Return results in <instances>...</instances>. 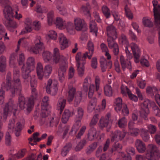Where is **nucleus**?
<instances>
[{"label":"nucleus","mask_w":160,"mask_h":160,"mask_svg":"<svg viewBox=\"0 0 160 160\" xmlns=\"http://www.w3.org/2000/svg\"><path fill=\"white\" fill-rule=\"evenodd\" d=\"M11 73L8 72L6 77V84L3 83L2 84V88L0 89V105L3 104L4 102L5 92L3 90V88H5L7 90H10L12 95H14L15 93L19 94L21 92L22 88L20 79V73L19 70H14L12 80L13 84L12 85H11Z\"/></svg>","instance_id":"f257e3e1"},{"label":"nucleus","mask_w":160,"mask_h":160,"mask_svg":"<svg viewBox=\"0 0 160 160\" xmlns=\"http://www.w3.org/2000/svg\"><path fill=\"white\" fill-rule=\"evenodd\" d=\"M68 57V54L65 55H61L58 48H56L54 49L52 60L53 63L59 64L58 73L59 79L61 82L64 79L65 75L68 67L67 60Z\"/></svg>","instance_id":"f03ea898"},{"label":"nucleus","mask_w":160,"mask_h":160,"mask_svg":"<svg viewBox=\"0 0 160 160\" xmlns=\"http://www.w3.org/2000/svg\"><path fill=\"white\" fill-rule=\"evenodd\" d=\"M160 158V150L154 144H149L147 145V149L145 156L141 155L136 156V160H159Z\"/></svg>","instance_id":"7ed1b4c3"},{"label":"nucleus","mask_w":160,"mask_h":160,"mask_svg":"<svg viewBox=\"0 0 160 160\" xmlns=\"http://www.w3.org/2000/svg\"><path fill=\"white\" fill-rule=\"evenodd\" d=\"M91 78L89 76H87L84 79L83 84L82 90L87 92L88 88V97L91 98L94 94L95 91H97L100 88V79L98 76H96L95 79V85L93 83L91 84Z\"/></svg>","instance_id":"20e7f679"},{"label":"nucleus","mask_w":160,"mask_h":160,"mask_svg":"<svg viewBox=\"0 0 160 160\" xmlns=\"http://www.w3.org/2000/svg\"><path fill=\"white\" fill-rule=\"evenodd\" d=\"M32 94L28 101L22 95H20L18 98L19 106L21 109L26 108L28 111H30L33 107L34 100L37 97L38 92L35 88H31Z\"/></svg>","instance_id":"39448f33"},{"label":"nucleus","mask_w":160,"mask_h":160,"mask_svg":"<svg viewBox=\"0 0 160 160\" xmlns=\"http://www.w3.org/2000/svg\"><path fill=\"white\" fill-rule=\"evenodd\" d=\"M86 59L83 57L81 52L77 53L75 57L76 66L78 74L79 77H82L84 73V65L86 63Z\"/></svg>","instance_id":"423d86ee"},{"label":"nucleus","mask_w":160,"mask_h":160,"mask_svg":"<svg viewBox=\"0 0 160 160\" xmlns=\"http://www.w3.org/2000/svg\"><path fill=\"white\" fill-rule=\"evenodd\" d=\"M82 97V93L80 91L76 92L75 88L72 87L69 89L67 100L70 102L73 101L75 97V104L77 105L80 102Z\"/></svg>","instance_id":"0eeeda50"},{"label":"nucleus","mask_w":160,"mask_h":160,"mask_svg":"<svg viewBox=\"0 0 160 160\" xmlns=\"http://www.w3.org/2000/svg\"><path fill=\"white\" fill-rule=\"evenodd\" d=\"M33 42L35 46L31 47L29 50L31 53L38 54L44 48V45L40 36H36L33 40Z\"/></svg>","instance_id":"6e6552de"},{"label":"nucleus","mask_w":160,"mask_h":160,"mask_svg":"<svg viewBox=\"0 0 160 160\" xmlns=\"http://www.w3.org/2000/svg\"><path fill=\"white\" fill-rule=\"evenodd\" d=\"M58 82L57 81H52L49 79L48 82L46 87L47 92L52 95H55L57 92L58 89L57 88Z\"/></svg>","instance_id":"1a4fd4ad"},{"label":"nucleus","mask_w":160,"mask_h":160,"mask_svg":"<svg viewBox=\"0 0 160 160\" xmlns=\"http://www.w3.org/2000/svg\"><path fill=\"white\" fill-rule=\"evenodd\" d=\"M119 42L120 44L125 46V51L127 58L129 59H132V57L128 49V47L129 46V44L126 36L123 34H122L119 38Z\"/></svg>","instance_id":"9d476101"},{"label":"nucleus","mask_w":160,"mask_h":160,"mask_svg":"<svg viewBox=\"0 0 160 160\" xmlns=\"http://www.w3.org/2000/svg\"><path fill=\"white\" fill-rule=\"evenodd\" d=\"M17 110V108L12 101H10L7 103L4 108L3 112V117L5 120H6L7 116L10 112H12L15 115Z\"/></svg>","instance_id":"9b49d317"},{"label":"nucleus","mask_w":160,"mask_h":160,"mask_svg":"<svg viewBox=\"0 0 160 160\" xmlns=\"http://www.w3.org/2000/svg\"><path fill=\"white\" fill-rule=\"evenodd\" d=\"M24 28L20 32V35H23L31 32L33 30L32 21L30 18H26L24 22Z\"/></svg>","instance_id":"f8f14e48"},{"label":"nucleus","mask_w":160,"mask_h":160,"mask_svg":"<svg viewBox=\"0 0 160 160\" xmlns=\"http://www.w3.org/2000/svg\"><path fill=\"white\" fill-rule=\"evenodd\" d=\"M73 24L75 29L78 31H80L85 28L87 26L85 21L79 17L74 18Z\"/></svg>","instance_id":"ddd939ff"},{"label":"nucleus","mask_w":160,"mask_h":160,"mask_svg":"<svg viewBox=\"0 0 160 160\" xmlns=\"http://www.w3.org/2000/svg\"><path fill=\"white\" fill-rule=\"evenodd\" d=\"M132 49L134 56V62L138 63L139 62L140 55V51L138 46L135 43L132 42L129 45V46Z\"/></svg>","instance_id":"4468645a"},{"label":"nucleus","mask_w":160,"mask_h":160,"mask_svg":"<svg viewBox=\"0 0 160 160\" xmlns=\"http://www.w3.org/2000/svg\"><path fill=\"white\" fill-rule=\"evenodd\" d=\"M58 39L61 50H64L69 47L68 40L64 34L62 33H59L58 35Z\"/></svg>","instance_id":"2eb2a0df"},{"label":"nucleus","mask_w":160,"mask_h":160,"mask_svg":"<svg viewBox=\"0 0 160 160\" xmlns=\"http://www.w3.org/2000/svg\"><path fill=\"white\" fill-rule=\"evenodd\" d=\"M135 145L139 153H143L147 151V146L146 147L145 144L142 140L138 139H137L135 142Z\"/></svg>","instance_id":"dca6fc26"},{"label":"nucleus","mask_w":160,"mask_h":160,"mask_svg":"<svg viewBox=\"0 0 160 160\" xmlns=\"http://www.w3.org/2000/svg\"><path fill=\"white\" fill-rule=\"evenodd\" d=\"M107 32L108 38L116 39L117 37L116 29L114 26L110 25L107 28Z\"/></svg>","instance_id":"f3484780"},{"label":"nucleus","mask_w":160,"mask_h":160,"mask_svg":"<svg viewBox=\"0 0 160 160\" xmlns=\"http://www.w3.org/2000/svg\"><path fill=\"white\" fill-rule=\"evenodd\" d=\"M88 52H86L82 56L84 58H88L90 59L93 53L94 49L93 43L91 41H89L88 43Z\"/></svg>","instance_id":"a211bd4d"},{"label":"nucleus","mask_w":160,"mask_h":160,"mask_svg":"<svg viewBox=\"0 0 160 160\" xmlns=\"http://www.w3.org/2000/svg\"><path fill=\"white\" fill-rule=\"evenodd\" d=\"M126 131L123 130L122 132L119 131H116L112 136L111 140L112 141H118L122 140L125 136Z\"/></svg>","instance_id":"6ab92c4d"},{"label":"nucleus","mask_w":160,"mask_h":160,"mask_svg":"<svg viewBox=\"0 0 160 160\" xmlns=\"http://www.w3.org/2000/svg\"><path fill=\"white\" fill-rule=\"evenodd\" d=\"M36 70L38 79L42 80L44 78V69L42 64L41 62H39L37 64Z\"/></svg>","instance_id":"aec40b11"},{"label":"nucleus","mask_w":160,"mask_h":160,"mask_svg":"<svg viewBox=\"0 0 160 160\" xmlns=\"http://www.w3.org/2000/svg\"><path fill=\"white\" fill-rule=\"evenodd\" d=\"M120 60L122 69L124 70L127 68L131 70L132 67L130 61L128 59L125 60L124 57L122 55L120 56Z\"/></svg>","instance_id":"412c9836"},{"label":"nucleus","mask_w":160,"mask_h":160,"mask_svg":"<svg viewBox=\"0 0 160 160\" xmlns=\"http://www.w3.org/2000/svg\"><path fill=\"white\" fill-rule=\"evenodd\" d=\"M14 11L10 6H6L3 11V14L5 18L7 19H10V18L13 17Z\"/></svg>","instance_id":"4be33fe9"},{"label":"nucleus","mask_w":160,"mask_h":160,"mask_svg":"<svg viewBox=\"0 0 160 160\" xmlns=\"http://www.w3.org/2000/svg\"><path fill=\"white\" fill-rule=\"evenodd\" d=\"M26 65H25V67L27 68L33 70L35 68L36 64V62L35 58L32 57H28L26 60Z\"/></svg>","instance_id":"5701e85b"},{"label":"nucleus","mask_w":160,"mask_h":160,"mask_svg":"<svg viewBox=\"0 0 160 160\" xmlns=\"http://www.w3.org/2000/svg\"><path fill=\"white\" fill-rule=\"evenodd\" d=\"M48 97L45 96L42 100V103L41 108L42 109V113L41 115L42 117H46V115H43V112H45L47 110L48 107Z\"/></svg>","instance_id":"b1692460"},{"label":"nucleus","mask_w":160,"mask_h":160,"mask_svg":"<svg viewBox=\"0 0 160 160\" xmlns=\"http://www.w3.org/2000/svg\"><path fill=\"white\" fill-rule=\"evenodd\" d=\"M100 63L101 69L102 72L106 71L108 65L109 66L110 68H111L112 67V62L109 61L108 64L106 59L103 57H102L101 58Z\"/></svg>","instance_id":"393cba45"},{"label":"nucleus","mask_w":160,"mask_h":160,"mask_svg":"<svg viewBox=\"0 0 160 160\" xmlns=\"http://www.w3.org/2000/svg\"><path fill=\"white\" fill-rule=\"evenodd\" d=\"M111 114L108 113L105 117H102L100 120V126L101 127H107L108 125L110 120Z\"/></svg>","instance_id":"a878e982"},{"label":"nucleus","mask_w":160,"mask_h":160,"mask_svg":"<svg viewBox=\"0 0 160 160\" xmlns=\"http://www.w3.org/2000/svg\"><path fill=\"white\" fill-rule=\"evenodd\" d=\"M55 24L57 27L59 29L62 30L65 28V21L60 17H58L56 18Z\"/></svg>","instance_id":"bb28decb"},{"label":"nucleus","mask_w":160,"mask_h":160,"mask_svg":"<svg viewBox=\"0 0 160 160\" xmlns=\"http://www.w3.org/2000/svg\"><path fill=\"white\" fill-rule=\"evenodd\" d=\"M52 55L53 54L49 51H44L42 53V56L44 62L48 63L52 60Z\"/></svg>","instance_id":"cd10ccee"},{"label":"nucleus","mask_w":160,"mask_h":160,"mask_svg":"<svg viewBox=\"0 0 160 160\" xmlns=\"http://www.w3.org/2000/svg\"><path fill=\"white\" fill-rule=\"evenodd\" d=\"M114 104L116 111L117 112L120 111L123 106L122 98L119 97L116 98L114 101Z\"/></svg>","instance_id":"c85d7f7f"},{"label":"nucleus","mask_w":160,"mask_h":160,"mask_svg":"<svg viewBox=\"0 0 160 160\" xmlns=\"http://www.w3.org/2000/svg\"><path fill=\"white\" fill-rule=\"evenodd\" d=\"M66 103V99L63 98H60L57 104V109L60 110L61 112H62L64 108Z\"/></svg>","instance_id":"c756f323"},{"label":"nucleus","mask_w":160,"mask_h":160,"mask_svg":"<svg viewBox=\"0 0 160 160\" xmlns=\"http://www.w3.org/2000/svg\"><path fill=\"white\" fill-rule=\"evenodd\" d=\"M56 8L59 13L63 15L67 14V10L63 5L59 2H58L56 5Z\"/></svg>","instance_id":"7c9ffc66"},{"label":"nucleus","mask_w":160,"mask_h":160,"mask_svg":"<svg viewBox=\"0 0 160 160\" xmlns=\"http://www.w3.org/2000/svg\"><path fill=\"white\" fill-rule=\"evenodd\" d=\"M100 48L102 52L105 53V55L107 59H111V56L109 52V51L106 45L103 43H102L100 45Z\"/></svg>","instance_id":"2f4dec72"},{"label":"nucleus","mask_w":160,"mask_h":160,"mask_svg":"<svg viewBox=\"0 0 160 160\" xmlns=\"http://www.w3.org/2000/svg\"><path fill=\"white\" fill-rule=\"evenodd\" d=\"M52 67L50 64H47L44 68V78H47L49 77L52 73Z\"/></svg>","instance_id":"473e14b6"},{"label":"nucleus","mask_w":160,"mask_h":160,"mask_svg":"<svg viewBox=\"0 0 160 160\" xmlns=\"http://www.w3.org/2000/svg\"><path fill=\"white\" fill-rule=\"evenodd\" d=\"M21 70L22 78L25 80L29 78V73L32 70L27 68L25 65H24L22 67Z\"/></svg>","instance_id":"72a5a7b5"},{"label":"nucleus","mask_w":160,"mask_h":160,"mask_svg":"<svg viewBox=\"0 0 160 160\" xmlns=\"http://www.w3.org/2000/svg\"><path fill=\"white\" fill-rule=\"evenodd\" d=\"M97 137L96 130L94 128H92L89 131L88 138L89 140L92 141L96 138Z\"/></svg>","instance_id":"f704fd0d"},{"label":"nucleus","mask_w":160,"mask_h":160,"mask_svg":"<svg viewBox=\"0 0 160 160\" xmlns=\"http://www.w3.org/2000/svg\"><path fill=\"white\" fill-rule=\"evenodd\" d=\"M71 116L70 111L68 109L64 110L62 115V121L63 123H66L68 120L69 117Z\"/></svg>","instance_id":"c9c22d12"},{"label":"nucleus","mask_w":160,"mask_h":160,"mask_svg":"<svg viewBox=\"0 0 160 160\" xmlns=\"http://www.w3.org/2000/svg\"><path fill=\"white\" fill-rule=\"evenodd\" d=\"M142 107L146 108L150 107H154L155 105V102L152 101H150L149 99L145 98L144 99V101L142 105Z\"/></svg>","instance_id":"e433bc0d"},{"label":"nucleus","mask_w":160,"mask_h":160,"mask_svg":"<svg viewBox=\"0 0 160 160\" xmlns=\"http://www.w3.org/2000/svg\"><path fill=\"white\" fill-rule=\"evenodd\" d=\"M97 100L95 98L91 100L88 107V110L89 112L92 111L95 109L96 105Z\"/></svg>","instance_id":"4c0bfd02"},{"label":"nucleus","mask_w":160,"mask_h":160,"mask_svg":"<svg viewBox=\"0 0 160 160\" xmlns=\"http://www.w3.org/2000/svg\"><path fill=\"white\" fill-rule=\"evenodd\" d=\"M105 95L108 97H111L112 95L113 91L111 86L108 85H106L104 88Z\"/></svg>","instance_id":"58836bf2"},{"label":"nucleus","mask_w":160,"mask_h":160,"mask_svg":"<svg viewBox=\"0 0 160 160\" xmlns=\"http://www.w3.org/2000/svg\"><path fill=\"white\" fill-rule=\"evenodd\" d=\"M90 27L91 32L96 36H97L98 28L94 21H91L90 22Z\"/></svg>","instance_id":"ea45409f"},{"label":"nucleus","mask_w":160,"mask_h":160,"mask_svg":"<svg viewBox=\"0 0 160 160\" xmlns=\"http://www.w3.org/2000/svg\"><path fill=\"white\" fill-rule=\"evenodd\" d=\"M87 143V140L83 139L78 142L76 146L75 149L76 151H78L81 150L83 148Z\"/></svg>","instance_id":"a19ab883"},{"label":"nucleus","mask_w":160,"mask_h":160,"mask_svg":"<svg viewBox=\"0 0 160 160\" xmlns=\"http://www.w3.org/2000/svg\"><path fill=\"white\" fill-rule=\"evenodd\" d=\"M6 26L8 27L12 28H16L18 27V24L15 21H12L10 19H7L6 23L5 24Z\"/></svg>","instance_id":"79ce46f5"},{"label":"nucleus","mask_w":160,"mask_h":160,"mask_svg":"<svg viewBox=\"0 0 160 160\" xmlns=\"http://www.w3.org/2000/svg\"><path fill=\"white\" fill-rule=\"evenodd\" d=\"M75 122L74 124L72 130V132L75 135L79 129L81 123L80 120H75Z\"/></svg>","instance_id":"37998d69"},{"label":"nucleus","mask_w":160,"mask_h":160,"mask_svg":"<svg viewBox=\"0 0 160 160\" xmlns=\"http://www.w3.org/2000/svg\"><path fill=\"white\" fill-rule=\"evenodd\" d=\"M151 18L148 17H144L142 19L143 24L147 27H151L152 26L153 24L151 21Z\"/></svg>","instance_id":"c03bdc74"},{"label":"nucleus","mask_w":160,"mask_h":160,"mask_svg":"<svg viewBox=\"0 0 160 160\" xmlns=\"http://www.w3.org/2000/svg\"><path fill=\"white\" fill-rule=\"evenodd\" d=\"M54 12L51 11L47 14V21L48 24L51 25L54 21Z\"/></svg>","instance_id":"a18cd8bd"},{"label":"nucleus","mask_w":160,"mask_h":160,"mask_svg":"<svg viewBox=\"0 0 160 160\" xmlns=\"http://www.w3.org/2000/svg\"><path fill=\"white\" fill-rule=\"evenodd\" d=\"M140 135L143 140L146 142L148 141L150 138L149 135L147 133V130L145 129H141Z\"/></svg>","instance_id":"49530a36"},{"label":"nucleus","mask_w":160,"mask_h":160,"mask_svg":"<svg viewBox=\"0 0 160 160\" xmlns=\"http://www.w3.org/2000/svg\"><path fill=\"white\" fill-rule=\"evenodd\" d=\"M141 129H139L137 128H133L130 130H129L128 133L133 136H137L139 134H141Z\"/></svg>","instance_id":"de8ad7c7"},{"label":"nucleus","mask_w":160,"mask_h":160,"mask_svg":"<svg viewBox=\"0 0 160 160\" xmlns=\"http://www.w3.org/2000/svg\"><path fill=\"white\" fill-rule=\"evenodd\" d=\"M115 39L112 38H108V45L110 48L112 49L118 45L117 43L114 40Z\"/></svg>","instance_id":"09e8293b"},{"label":"nucleus","mask_w":160,"mask_h":160,"mask_svg":"<svg viewBox=\"0 0 160 160\" xmlns=\"http://www.w3.org/2000/svg\"><path fill=\"white\" fill-rule=\"evenodd\" d=\"M149 112V109L148 108H145L142 107L140 111V114L141 117L145 120L147 119V116Z\"/></svg>","instance_id":"8fccbe9b"},{"label":"nucleus","mask_w":160,"mask_h":160,"mask_svg":"<svg viewBox=\"0 0 160 160\" xmlns=\"http://www.w3.org/2000/svg\"><path fill=\"white\" fill-rule=\"evenodd\" d=\"M48 37L50 39L56 40L57 38V32L53 30L49 31L47 33Z\"/></svg>","instance_id":"3c124183"},{"label":"nucleus","mask_w":160,"mask_h":160,"mask_svg":"<svg viewBox=\"0 0 160 160\" xmlns=\"http://www.w3.org/2000/svg\"><path fill=\"white\" fill-rule=\"evenodd\" d=\"M147 128H148V131L151 134H155L157 131V128L156 127L152 124H150L148 125Z\"/></svg>","instance_id":"603ef678"},{"label":"nucleus","mask_w":160,"mask_h":160,"mask_svg":"<svg viewBox=\"0 0 160 160\" xmlns=\"http://www.w3.org/2000/svg\"><path fill=\"white\" fill-rule=\"evenodd\" d=\"M90 7L89 4H87L86 6H82L80 12L84 14L89 15V11Z\"/></svg>","instance_id":"864d4df0"},{"label":"nucleus","mask_w":160,"mask_h":160,"mask_svg":"<svg viewBox=\"0 0 160 160\" xmlns=\"http://www.w3.org/2000/svg\"><path fill=\"white\" fill-rule=\"evenodd\" d=\"M42 156L41 154H39L37 157L35 155L32 154L27 158L23 160H42Z\"/></svg>","instance_id":"5fc2aeb1"},{"label":"nucleus","mask_w":160,"mask_h":160,"mask_svg":"<svg viewBox=\"0 0 160 160\" xmlns=\"http://www.w3.org/2000/svg\"><path fill=\"white\" fill-rule=\"evenodd\" d=\"M15 120L14 119H11L9 121L8 123V130L11 132L13 131L15 126Z\"/></svg>","instance_id":"6e6d98bb"},{"label":"nucleus","mask_w":160,"mask_h":160,"mask_svg":"<svg viewBox=\"0 0 160 160\" xmlns=\"http://www.w3.org/2000/svg\"><path fill=\"white\" fill-rule=\"evenodd\" d=\"M98 146L97 143L96 142H94L92 144L90 145L89 147L86 150V152L88 154H89L92 152Z\"/></svg>","instance_id":"4d7b16f0"},{"label":"nucleus","mask_w":160,"mask_h":160,"mask_svg":"<svg viewBox=\"0 0 160 160\" xmlns=\"http://www.w3.org/2000/svg\"><path fill=\"white\" fill-rule=\"evenodd\" d=\"M118 124L120 128H124L127 124V120L125 117H123L119 119Z\"/></svg>","instance_id":"13d9d810"},{"label":"nucleus","mask_w":160,"mask_h":160,"mask_svg":"<svg viewBox=\"0 0 160 160\" xmlns=\"http://www.w3.org/2000/svg\"><path fill=\"white\" fill-rule=\"evenodd\" d=\"M15 129V133L16 136L17 137L19 136L20 135V132L22 129V125L19 122H18L17 123Z\"/></svg>","instance_id":"bf43d9fd"},{"label":"nucleus","mask_w":160,"mask_h":160,"mask_svg":"<svg viewBox=\"0 0 160 160\" xmlns=\"http://www.w3.org/2000/svg\"><path fill=\"white\" fill-rule=\"evenodd\" d=\"M25 58L24 55L23 53L19 54L18 59V61L19 65H25Z\"/></svg>","instance_id":"052dcab7"},{"label":"nucleus","mask_w":160,"mask_h":160,"mask_svg":"<svg viewBox=\"0 0 160 160\" xmlns=\"http://www.w3.org/2000/svg\"><path fill=\"white\" fill-rule=\"evenodd\" d=\"M77 113V114L76 115L75 120H80L81 121L83 114V109L81 108H78Z\"/></svg>","instance_id":"680f3d73"},{"label":"nucleus","mask_w":160,"mask_h":160,"mask_svg":"<svg viewBox=\"0 0 160 160\" xmlns=\"http://www.w3.org/2000/svg\"><path fill=\"white\" fill-rule=\"evenodd\" d=\"M102 11L103 14L107 18H108L110 17V11L107 6H103L102 7Z\"/></svg>","instance_id":"e2e57ef3"},{"label":"nucleus","mask_w":160,"mask_h":160,"mask_svg":"<svg viewBox=\"0 0 160 160\" xmlns=\"http://www.w3.org/2000/svg\"><path fill=\"white\" fill-rule=\"evenodd\" d=\"M12 141V137L11 135L8 132L6 133L5 137V143L7 146L11 145Z\"/></svg>","instance_id":"0e129e2a"},{"label":"nucleus","mask_w":160,"mask_h":160,"mask_svg":"<svg viewBox=\"0 0 160 160\" xmlns=\"http://www.w3.org/2000/svg\"><path fill=\"white\" fill-rule=\"evenodd\" d=\"M125 10L127 17L129 19H132L133 17L132 14L131 12V11L127 6L125 7Z\"/></svg>","instance_id":"69168bd1"},{"label":"nucleus","mask_w":160,"mask_h":160,"mask_svg":"<svg viewBox=\"0 0 160 160\" xmlns=\"http://www.w3.org/2000/svg\"><path fill=\"white\" fill-rule=\"evenodd\" d=\"M99 120V115L98 114L95 115L92 118L90 124V126L91 127L93 125H96L97 123Z\"/></svg>","instance_id":"338daca9"},{"label":"nucleus","mask_w":160,"mask_h":160,"mask_svg":"<svg viewBox=\"0 0 160 160\" xmlns=\"http://www.w3.org/2000/svg\"><path fill=\"white\" fill-rule=\"evenodd\" d=\"M119 158L121 159L123 158V160H131V157L129 155L126 156L123 152L119 153Z\"/></svg>","instance_id":"774afa93"}]
</instances>
